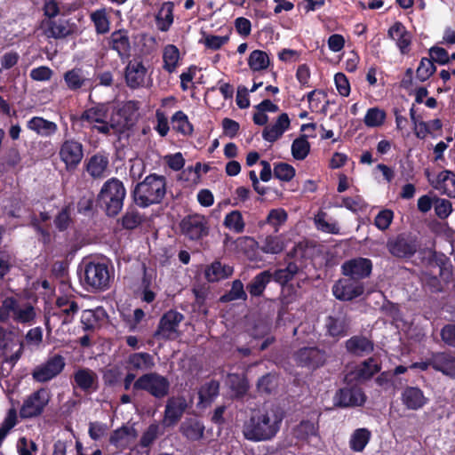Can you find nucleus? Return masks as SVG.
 <instances>
[{"label":"nucleus","instance_id":"38","mask_svg":"<svg viewBox=\"0 0 455 455\" xmlns=\"http://www.w3.org/2000/svg\"><path fill=\"white\" fill-rule=\"evenodd\" d=\"M108 108L104 103H98L95 106L86 108L81 114L79 120L88 124L104 123L108 118Z\"/></svg>","mask_w":455,"mask_h":455},{"label":"nucleus","instance_id":"15","mask_svg":"<svg viewBox=\"0 0 455 455\" xmlns=\"http://www.w3.org/2000/svg\"><path fill=\"white\" fill-rule=\"evenodd\" d=\"M332 292L337 299L350 301L363 295L364 285L362 282L351 277L341 278L334 283Z\"/></svg>","mask_w":455,"mask_h":455},{"label":"nucleus","instance_id":"36","mask_svg":"<svg viewBox=\"0 0 455 455\" xmlns=\"http://www.w3.org/2000/svg\"><path fill=\"white\" fill-rule=\"evenodd\" d=\"M181 435L190 441H198L204 436V426L195 418L186 419L180 427Z\"/></svg>","mask_w":455,"mask_h":455},{"label":"nucleus","instance_id":"52","mask_svg":"<svg viewBox=\"0 0 455 455\" xmlns=\"http://www.w3.org/2000/svg\"><path fill=\"white\" fill-rule=\"evenodd\" d=\"M269 64V57L264 51L254 50L249 55L248 65L250 68L254 72L267 69Z\"/></svg>","mask_w":455,"mask_h":455},{"label":"nucleus","instance_id":"50","mask_svg":"<svg viewBox=\"0 0 455 455\" xmlns=\"http://www.w3.org/2000/svg\"><path fill=\"white\" fill-rule=\"evenodd\" d=\"M310 148L311 146L307 140V135L301 134L292 141L291 156L295 160L302 161L309 155Z\"/></svg>","mask_w":455,"mask_h":455},{"label":"nucleus","instance_id":"18","mask_svg":"<svg viewBox=\"0 0 455 455\" xmlns=\"http://www.w3.org/2000/svg\"><path fill=\"white\" fill-rule=\"evenodd\" d=\"M44 35L47 38L64 39L75 32L76 25L69 20H44L41 22Z\"/></svg>","mask_w":455,"mask_h":455},{"label":"nucleus","instance_id":"62","mask_svg":"<svg viewBox=\"0 0 455 455\" xmlns=\"http://www.w3.org/2000/svg\"><path fill=\"white\" fill-rule=\"evenodd\" d=\"M284 246L278 236L268 235L264 240L260 249L265 253L278 254L283 251Z\"/></svg>","mask_w":455,"mask_h":455},{"label":"nucleus","instance_id":"39","mask_svg":"<svg viewBox=\"0 0 455 455\" xmlns=\"http://www.w3.org/2000/svg\"><path fill=\"white\" fill-rule=\"evenodd\" d=\"M301 267L296 261H291L284 268H277L274 272L270 271L272 280L281 286L286 285L293 277L299 274Z\"/></svg>","mask_w":455,"mask_h":455},{"label":"nucleus","instance_id":"60","mask_svg":"<svg viewBox=\"0 0 455 455\" xmlns=\"http://www.w3.org/2000/svg\"><path fill=\"white\" fill-rule=\"evenodd\" d=\"M122 370L119 366L114 365L110 368H107L102 372V379L106 387H114L122 379Z\"/></svg>","mask_w":455,"mask_h":455},{"label":"nucleus","instance_id":"41","mask_svg":"<svg viewBox=\"0 0 455 455\" xmlns=\"http://www.w3.org/2000/svg\"><path fill=\"white\" fill-rule=\"evenodd\" d=\"M220 393V382L211 379L204 383L198 391L199 403L204 406L211 404Z\"/></svg>","mask_w":455,"mask_h":455},{"label":"nucleus","instance_id":"34","mask_svg":"<svg viewBox=\"0 0 455 455\" xmlns=\"http://www.w3.org/2000/svg\"><path fill=\"white\" fill-rule=\"evenodd\" d=\"M27 128L42 137H52L58 132V125L42 116H33L27 122Z\"/></svg>","mask_w":455,"mask_h":455},{"label":"nucleus","instance_id":"16","mask_svg":"<svg viewBox=\"0 0 455 455\" xmlns=\"http://www.w3.org/2000/svg\"><path fill=\"white\" fill-rule=\"evenodd\" d=\"M372 267V261L370 259L356 257L343 262L341 273L346 277H351L362 282V280L371 275Z\"/></svg>","mask_w":455,"mask_h":455},{"label":"nucleus","instance_id":"21","mask_svg":"<svg viewBox=\"0 0 455 455\" xmlns=\"http://www.w3.org/2000/svg\"><path fill=\"white\" fill-rule=\"evenodd\" d=\"M387 36L395 42V45L399 49L401 54L406 55L411 52L412 35L403 22L399 20L395 21L388 28Z\"/></svg>","mask_w":455,"mask_h":455},{"label":"nucleus","instance_id":"57","mask_svg":"<svg viewBox=\"0 0 455 455\" xmlns=\"http://www.w3.org/2000/svg\"><path fill=\"white\" fill-rule=\"evenodd\" d=\"M53 223L57 230L60 232H64L70 227L73 223L70 205H65L60 210V212L55 216Z\"/></svg>","mask_w":455,"mask_h":455},{"label":"nucleus","instance_id":"8","mask_svg":"<svg viewBox=\"0 0 455 455\" xmlns=\"http://www.w3.org/2000/svg\"><path fill=\"white\" fill-rule=\"evenodd\" d=\"M180 233L190 241H199L206 237L210 226L204 215L194 213L185 216L180 222Z\"/></svg>","mask_w":455,"mask_h":455},{"label":"nucleus","instance_id":"14","mask_svg":"<svg viewBox=\"0 0 455 455\" xmlns=\"http://www.w3.org/2000/svg\"><path fill=\"white\" fill-rule=\"evenodd\" d=\"M59 156L66 170L74 171L84 158V146L75 139L65 140L60 147Z\"/></svg>","mask_w":455,"mask_h":455},{"label":"nucleus","instance_id":"9","mask_svg":"<svg viewBox=\"0 0 455 455\" xmlns=\"http://www.w3.org/2000/svg\"><path fill=\"white\" fill-rule=\"evenodd\" d=\"M184 320L180 312L170 309L160 318L157 328L153 334L156 339L174 340L180 336L179 326Z\"/></svg>","mask_w":455,"mask_h":455},{"label":"nucleus","instance_id":"25","mask_svg":"<svg viewBox=\"0 0 455 455\" xmlns=\"http://www.w3.org/2000/svg\"><path fill=\"white\" fill-rule=\"evenodd\" d=\"M401 400L406 409L411 411L420 410L429 402V399L419 387L410 386L403 388Z\"/></svg>","mask_w":455,"mask_h":455},{"label":"nucleus","instance_id":"19","mask_svg":"<svg viewBox=\"0 0 455 455\" xmlns=\"http://www.w3.org/2000/svg\"><path fill=\"white\" fill-rule=\"evenodd\" d=\"M147 73L148 69L141 60H128L124 68L126 85L132 90L144 87Z\"/></svg>","mask_w":455,"mask_h":455},{"label":"nucleus","instance_id":"51","mask_svg":"<svg viewBox=\"0 0 455 455\" xmlns=\"http://www.w3.org/2000/svg\"><path fill=\"white\" fill-rule=\"evenodd\" d=\"M246 300L247 293L244 291L243 283L240 279L232 282L231 289L220 297L221 303H228L234 300Z\"/></svg>","mask_w":455,"mask_h":455},{"label":"nucleus","instance_id":"37","mask_svg":"<svg viewBox=\"0 0 455 455\" xmlns=\"http://www.w3.org/2000/svg\"><path fill=\"white\" fill-rule=\"evenodd\" d=\"M56 306L59 307L60 311L58 313H54V315H57L62 318V324H68L72 323L75 315L79 310V307L76 301H70L68 298L65 297H59L56 299Z\"/></svg>","mask_w":455,"mask_h":455},{"label":"nucleus","instance_id":"7","mask_svg":"<svg viewBox=\"0 0 455 455\" xmlns=\"http://www.w3.org/2000/svg\"><path fill=\"white\" fill-rule=\"evenodd\" d=\"M50 400L51 394L49 389L40 387L24 399L20 409V417L23 419H28L41 416Z\"/></svg>","mask_w":455,"mask_h":455},{"label":"nucleus","instance_id":"32","mask_svg":"<svg viewBox=\"0 0 455 455\" xmlns=\"http://www.w3.org/2000/svg\"><path fill=\"white\" fill-rule=\"evenodd\" d=\"M137 436L138 432L134 427L124 425L111 433L109 443L116 449L124 450L128 448L131 442L135 440Z\"/></svg>","mask_w":455,"mask_h":455},{"label":"nucleus","instance_id":"12","mask_svg":"<svg viewBox=\"0 0 455 455\" xmlns=\"http://www.w3.org/2000/svg\"><path fill=\"white\" fill-rule=\"evenodd\" d=\"M293 359L300 367L316 370L324 365L327 354L317 347H304L294 353Z\"/></svg>","mask_w":455,"mask_h":455},{"label":"nucleus","instance_id":"10","mask_svg":"<svg viewBox=\"0 0 455 455\" xmlns=\"http://www.w3.org/2000/svg\"><path fill=\"white\" fill-rule=\"evenodd\" d=\"M422 263L425 266L423 273H436L448 283L452 276V266L451 259L443 252L430 250Z\"/></svg>","mask_w":455,"mask_h":455},{"label":"nucleus","instance_id":"13","mask_svg":"<svg viewBox=\"0 0 455 455\" xmlns=\"http://www.w3.org/2000/svg\"><path fill=\"white\" fill-rule=\"evenodd\" d=\"M105 42L108 50L116 52L123 63L132 56V44L129 30L120 28L114 30Z\"/></svg>","mask_w":455,"mask_h":455},{"label":"nucleus","instance_id":"1","mask_svg":"<svg viewBox=\"0 0 455 455\" xmlns=\"http://www.w3.org/2000/svg\"><path fill=\"white\" fill-rule=\"evenodd\" d=\"M283 419V413L277 408L253 410L243 424V435L251 442L269 441L279 432Z\"/></svg>","mask_w":455,"mask_h":455},{"label":"nucleus","instance_id":"11","mask_svg":"<svg viewBox=\"0 0 455 455\" xmlns=\"http://www.w3.org/2000/svg\"><path fill=\"white\" fill-rule=\"evenodd\" d=\"M65 358L59 354L48 357V359L37 365L32 371V378L39 383H45L56 378L64 370Z\"/></svg>","mask_w":455,"mask_h":455},{"label":"nucleus","instance_id":"28","mask_svg":"<svg viewBox=\"0 0 455 455\" xmlns=\"http://www.w3.org/2000/svg\"><path fill=\"white\" fill-rule=\"evenodd\" d=\"M138 109L139 103L136 100H128L117 109L116 116L118 117V120H116V122L118 124L120 131L127 130L133 126Z\"/></svg>","mask_w":455,"mask_h":455},{"label":"nucleus","instance_id":"48","mask_svg":"<svg viewBox=\"0 0 455 455\" xmlns=\"http://www.w3.org/2000/svg\"><path fill=\"white\" fill-rule=\"evenodd\" d=\"M223 225L226 228L235 234H242L245 228L243 214L238 210H234L226 214Z\"/></svg>","mask_w":455,"mask_h":455},{"label":"nucleus","instance_id":"31","mask_svg":"<svg viewBox=\"0 0 455 455\" xmlns=\"http://www.w3.org/2000/svg\"><path fill=\"white\" fill-rule=\"evenodd\" d=\"M291 120L287 113H282L276 121L264 128L262 138L270 143L276 141L290 128Z\"/></svg>","mask_w":455,"mask_h":455},{"label":"nucleus","instance_id":"43","mask_svg":"<svg viewBox=\"0 0 455 455\" xmlns=\"http://www.w3.org/2000/svg\"><path fill=\"white\" fill-rule=\"evenodd\" d=\"M144 222V216L135 207H128L118 223L126 230H133Z\"/></svg>","mask_w":455,"mask_h":455},{"label":"nucleus","instance_id":"33","mask_svg":"<svg viewBox=\"0 0 455 455\" xmlns=\"http://www.w3.org/2000/svg\"><path fill=\"white\" fill-rule=\"evenodd\" d=\"M234 268L220 260H214L204 270V277L209 283H216L227 279L233 275Z\"/></svg>","mask_w":455,"mask_h":455},{"label":"nucleus","instance_id":"49","mask_svg":"<svg viewBox=\"0 0 455 455\" xmlns=\"http://www.w3.org/2000/svg\"><path fill=\"white\" fill-rule=\"evenodd\" d=\"M180 60V51L174 44H168L164 47L163 52V68L168 73H173L176 70Z\"/></svg>","mask_w":455,"mask_h":455},{"label":"nucleus","instance_id":"29","mask_svg":"<svg viewBox=\"0 0 455 455\" xmlns=\"http://www.w3.org/2000/svg\"><path fill=\"white\" fill-rule=\"evenodd\" d=\"M345 347L348 354L362 357L374 350V343L365 336L355 335L346 340Z\"/></svg>","mask_w":455,"mask_h":455},{"label":"nucleus","instance_id":"3","mask_svg":"<svg viewBox=\"0 0 455 455\" xmlns=\"http://www.w3.org/2000/svg\"><path fill=\"white\" fill-rule=\"evenodd\" d=\"M126 196L124 183L117 178H110L102 185L96 202L108 217H116L123 209Z\"/></svg>","mask_w":455,"mask_h":455},{"label":"nucleus","instance_id":"27","mask_svg":"<svg viewBox=\"0 0 455 455\" xmlns=\"http://www.w3.org/2000/svg\"><path fill=\"white\" fill-rule=\"evenodd\" d=\"M188 407L187 400L183 396L170 397L165 405L164 420L167 425L176 424L183 416Z\"/></svg>","mask_w":455,"mask_h":455},{"label":"nucleus","instance_id":"61","mask_svg":"<svg viewBox=\"0 0 455 455\" xmlns=\"http://www.w3.org/2000/svg\"><path fill=\"white\" fill-rule=\"evenodd\" d=\"M295 173L294 167L287 163H277L274 166V176L280 180L288 182L294 178Z\"/></svg>","mask_w":455,"mask_h":455},{"label":"nucleus","instance_id":"44","mask_svg":"<svg viewBox=\"0 0 455 455\" xmlns=\"http://www.w3.org/2000/svg\"><path fill=\"white\" fill-rule=\"evenodd\" d=\"M172 129L184 136H190L194 132L193 124L189 122L186 113L182 110L175 112L171 117Z\"/></svg>","mask_w":455,"mask_h":455},{"label":"nucleus","instance_id":"55","mask_svg":"<svg viewBox=\"0 0 455 455\" xmlns=\"http://www.w3.org/2000/svg\"><path fill=\"white\" fill-rule=\"evenodd\" d=\"M17 423L18 419L16 410L11 408L8 410L6 416L4 417L3 422L0 424V447L9 435L10 431L17 425Z\"/></svg>","mask_w":455,"mask_h":455},{"label":"nucleus","instance_id":"17","mask_svg":"<svg viewBox=\"0 0 455 455\" xmlns=\"http://www.w3.org/2000/svg\"><path fill=\"white\" fill-rule=\"evenodd\" d=\"M366 395L361 387H345L336 391L333 403L338 408L357 407L364 404Z\"/></svg>","mask_w":455,"mask_h":455},{"label":"nucleus","instance_id":"2","mask_svg":"<svg viewBox=\"0 0 455 455\" xmlns=\"http://www.w3.org/2000/svg\"><path fill=\"white\" fill-rule=\"evenodd\" d=\"M131 194L135 204L140 208L161 204L166 195V178L150 173L135 185Z\"/></svg>","mask_w":455,"mask_h":455},{"label":"nucleus","instance_id":"53","mask_svg":"<svg viewBox=\"0 0 455 455\" xmlns=\"http://www.w3.org/2000/svg\"><path fill=\"white\" fill-rule=\"evenodd\" d=\"M36 316L35 307L29 302H27L21 307L18 305V309H16L15 315H12V319L16 323L26 324L33 323Z\"/></svg>","mask_w":455,"mask_h":455},{"label":"nucleus","instance_id":"4","mask_svg":"<svg viewBox=\"0 0 455 455\" xmlns=\"http://www.w3.org/2000/svg\"><path fill=\"white\" fill-rule=\"evenodd\" d=\"M111 277L112 274L108 266L103 262H86L79 272L80 282L87 291L108 289Z\"/></svg>","mask_w":455,"mask_h":455},{"label":"nucleus","instance_id":"58","mask_svg":"<svg viewBox=\"0 0 455 455\" xmlns=\"http://www.w3.org/2000/svg\"><path fill=\"white\" fill-rule=\"evenodd\" d=\"M30 226L35 230L38 241L44 245H49L52 241V235L48 228L43 227L36 215L30 219Z\"/></svg>","mask_w":455,"mask_h":455},{"label":"nucleus","instance_id":"64","mask_svg":"<svg viewBox=\"0 0 455 455\" xmlns=\"http://www.w3.org/2000/svg\"><path fill=\"white\" fill-rule=\"evenodd\" d=\"M441 340L447 347L455 348V323H446L440 331Z\"/></svg>","mask_w":455,"mask_h":455},{"label":"nucleus","instance_id":"56","mask_svg":"<svg viewBox=\"0 0 455 455\" xmlns=\"http://www.w3.org/2000/svg\"><path fill=\"white\" fill-rule=\"evenodd\" d=\"M386 117L384 110L379 108H371L367 110L363 122L367 127H379L384 124Z\"/></svg>","mask_w":455,"mask_h":455},{"label":"nucleus","instance_id":"47","mask_svg":"<svg viewBox=\"0 0 455 455\" xmlns=\"http://www.w3.org/2000/svg\"><path fill=\"white\" fill-rule=\"evenodd\" d=\"M371 434L367 428H358L354 431L349 440V447L355 452H362L370 442Z\"/></svg>","mask_w":455,"mask_h":455},{"label":"nucleus","instance_id":"63","mask_svg":"<svg viewBox=\"0 0 455 455\" xmlns=\"http://www.w3.org/2000/svg\"><path fill=\"white\" fill-rule=\"evenodd\" d=\"M434 208L436 216L441 220H445L452 212L451 203L448 199L434 197Z\"/></svg>","mask_w":455,"mask_h":455},{"label":"nucleus","instance_id":"40","mask_svg":"<svg viewBox=\"0 0 455 455\" xmlns=\"http://www.w3.org/2000/svg\"><path fill=\"white\" fill-rule=\"evenodd\" d=\"M271 281L270 270H264L251 279L247 284L246 289L251 297H259Z\"/></svg>","mask_w":455,"mask_h":455},{"label":"nucleus","instance_id":"54","mask_svg":"<svg viewBox=\"0 0 455 455\" xmlns=\"http://www.w3.org/2000/svg\"><path fill=\"white\" fill-rule=\"evenodd\" d=\"M18 305V299L12 296L4 299L0 305V323H5L11 316L15 315Z\"/></svg>","mask_w":455,"mask_h":455},{"label":"nucleus","instance_id":"6","mask_svg":"<svg viewBox=\"0 0 455 455\" xmlns=\"http://www.w3.org/2000/svg\"><path fill=\"white\" fill-rule=\"evenodd\" d=\"M387 249L395 258L408 260L415 256L420 247L419 237L411 232H403L389 237Z\"/></svg>","mask_w":455,"mask_h":455},{"label":"nucleus","instance_id":"5","mask_svg":"<svg viewBox=\"0 0 455 455\" xmlns=\"http://www.w3.org/2000/svg\"><path fill=\"white\" fill-rule=\"evenodd\" d=\"M171 382L166 376L149 371L139 376L133 383V391H144L156 399L162 400L169 395Z\"/></svg>","mask_w":455,"mask_h":455},{"label":"nucleus","instance_id":"46","mask_svg":"<svg viewBox=\"0 0 455 455\" xmlns=\"http://www.w3.org/2000/svg\"><path fill=\"white\" fill-rule=\"evenodd\" d=\"M380 363H379L377 358L371 356L361 363L356 371V376L359 379L368 380L380 371Z\"/></svg>","mask_w":455,"mask_h":455},{"label":"nucleus","instance_id":"35","mask_svg":"<svg viewBox=\"0 0 455 455\" xmlns=\"http://www.w3.org/2000/svg\"><path fill=\"white\" fill-rule=\"evenodd\" d=\"M174 4L172 2H164L155 16L156 25L161 32H167L171 28L174 20Z\"/></svg>","mask_w":455,"mask_h":455},{"label":"nucleus","instance_id":"23","mask_svg":"<svg viewBox=\"0 0 455 455\" xmlns=\"http://www.w3.org/2000/svg\"><path fill=\"white\" fill-rule=\"evenodd\" d=\"M154 356L148 352H135L130 354L125 360V368L135 374L147 373L155 367Z\"/></svg>","mask_w":455,"mask_h":455},{"label":"nucleus","instance_id":"26","mask_svg":"<svg viewBox=\"0 0 455 455\" xmlns=\"http://www.w3.org/2000/svg\"><path fill=\"white\" fill-rule=\"evenodd\" d=\"M109 166L108 154L105 151H100L92 155L85 164V170L94 180L105 177L106 172Z\"/></svg>","mask_w":455,"mask_h":455},{"label":"nucleus","instance_id":"45","mask_svg":"<svg viewBox=\"0 0 455 455\" xmlns=\"http://www.w3.org/2000/svg\"><path fill=\"white\" fill-rule=\"evenodd\" d=\"M437 188L442 189L443 193L451 198L455 197V173L449 170H444L437 175Z\"/></svg>","mask_w":455,"mask_h":455},{"label":"nucleus","instance_id":"20","mask_svg":"<svg viewBox=\"0 0 455 455\" xmlns=\"http://www.w3.org/2000/svg\"><path fill=\"white\" fill-rule=\"evenodd\" d=\"M74 388H79L85 394H92L99 389V378L89 368H78L74 371L71 380Z\"/></svg>","mask_w":455,"mask_h":455},{"label":"nucleus","instance_id":"30","mask_svg":"<svg viewBox=\"0 0 455 455\" xmlns=\"http://www.w3.org/2000/svg\"><path fill=\"white\" fill-rule=\"evenodd\" d=\"M63 79L67 88L71 92H79L80 90L92 86V81L85 76L82 68H73L63 74Z\"/></svg>","mask_w":455,"mask_h":455},{"label":"nucleus","instance_id":"42","mask_svg":"<svg viewBox=\"0 0 455 455\" xmlns=\"http://www.w3.org/2000/svg\"><path fill=\"white\" fill-rule=\"evenodd\" d=\"M90 19L98 35H105L109 32L110 18L106 8L97 9L92 12Z\"/></svg>","mask_w":455,"mask_h":455},{"label":"nucleus","instance_id":"59","mask_svg":"<svg viewBox=\"0 0 455 455\" xmlns=\"http://www.w3.org/2000/svg\"><path fill=\"white\" fill-rule=\"evenodd\" d=\"M436 71V67L427 57H423L420 60L419 65L416 70V78L420 82H425Z\"/></svg>","mask_w":455,"mask_h":455},{"label":"nucleus","instance_id":"22","mask_svg":"<svg viewBox=\"0 0 455 455\" xmlns=\"http://www.w3.org/2000/svg\"><path fill=\"white\" fill-rule=\"evenodd\" d=\"M350 323V318L342 312L329 315L325 320L326 333L331 338H343L348 334Z\"/></svg>","mask_w":455,"mask_h":455},{"label":"nucleus","instance_id":"24","mask_svg":"<svg viewBox=\"0 0 455 455\" xmlns=\"http://www.w3.org/2000/svg\"><path fill=\"white\" fill-rule=\"evenodd\" d=\"M432 368L455 379V355L450 351L432 352Z\"/></svg>","mask_w":455,"mask_h":455}]
</instances>
